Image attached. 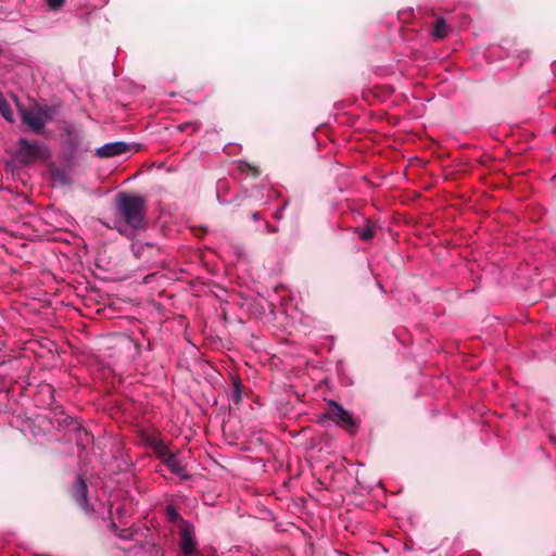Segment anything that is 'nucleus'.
<instances>
[{
  "label": "nucleus",
  "mask_w": 556,
  "mask_h": 556,
  "mask_svg": "<svg viewBox=\"0 0 556 556\" xmlns=\"http://www.w3.org/2000/svg\"><path fill=\"white\" fill-rule=\"evenodd\" d=\"M188 126H189L188 124H185V125H180V126H179V128H180V130H184V129H186Z\"/></svg>",
  "instance_id": "nucleus-24"
},
{
  "label": "nucleus",
  "mask_w": 556,
  "mask_h": 556,
  "mask_svg": "<svg viewBox=\"0 0 556 556\" xmlns=\"http://www.w3.org/2000/svg\"><path fill=\"white\" fill-rule=\"evenodd\" d=\"M87 491L88 489H74L73 493V497L75 498L77 505L81 507V509L86 513L89 511Z\"/></svg>",
  "instance_id": "nucleus-13"
},
{
  "label": "nucleus",
  "mask_w": 556,
  "mask_h": 556,
  "mask_svg": "<svg viewBox=\"0 0 556 556\" xmlns=\"http://www.w3.org/2000/svg\"><path fill=\"white\" fill-rule=\"evenodd\" d=\"M326 421L334 422L351 434L358 428V420L336 401H328L324 412L318 416L317 424L324 425Z\"/></svg>",
  "instance_id": "nucleus-3"
},
{
  "label": "nucleus",
  "mask_w": 556,
  "mask_h": 556,
  "mask_svg": "<svg viewBox=\"0 0 556 556\" xmlns=\"http://www.w3.org/2000/svg\"><path fill=\"white\" fill-rule=\"evenodd\" d=\"M238 168H239L240 173H242L247 176H250L252 178H256L261 174V169L257 166L252 165L245 161H240Z\"/></svg>",
  "instance_id": "nucleus-14"
},
{
  "label": "nucleus",
  "mask_w": 556,
  "mask_h": 556,
  "mask_svg": "<svg viewBox=\"0 0 556 556\" xmlns=\"http://www.w3.org/2000/svg\"><path fill=\"white\" fill-rule=\"evenodd\" d=\"M242 382L239 378L232 379V390L230 393V400L233 403V405L238 406L242 400Z\"/></svg>",
  "instance_id": "nucleus-12"
},
{
  "label": "nucleus",
  "mask_w": 556,
  "mask_h": 556,
  "mask_svg": "<svg viewBox=\"0 0 556 556\" xmlns=\"http://www.w3.org/2000/svg\"><path fill=\"white\" fill-rule=\"evenodd\" d=\"M181 551L185 556H192L197 551V544L191 533L184 529L180 531Z\"/></svg>",
  "instance_id": "nucleus-8"
},
{
  "label": "nucleus",
  "mask_w": 556,
  "mask_h": 556,
  "mask_svg": "<svg viewBox=\"0 0 556 556\" xmlns=\"http://www.w3.org/2000/svg\"><path fill=\"white\" fill-rule=\"evenodd\" d=\"M448 33H450V27L447 26L444 18H442V17L437 18L434 26H433V31H432L433 37L435 39H443V38L447 37Z\"/></svg>",
  "instance_id": "nucleus-11"
},
{
  "label": "nucleus",
  "mask_w": 556,
  "mask_h": 556,
  "mask_svg": "<svg viewBox=\"0 0 556 556\" xmlns=\"http://www.w3.org/2000/svg\"><path fill=\"white\" fill-rule=\"evenodd\" d=\"M141 441L152 450L155 456L165 465L172 475L178 477L180 481L188 478L186 468L181 465L178 453L172 450V442L166 440L157 431H143L140 434Z\"/></svg>",
  "instance_id": "nucleus-2"
},
{
  "label": "nucleus",
  "mask_w": 556,
  "mask_h": 556,
  "mask_svg": "<svg viewBox=\"0 0 556 556\" xmlns=\"http://www.w3.org/2000/svg\"><path fill=\"white\" fill-rule=\"evenodd\" d=\"M166 514H167L169 520L173 522H176L177 520L180 519V515L178 514V511L175 509V507L173 505L166 506Z\"/></svg>",
  "instance_id": "nucleus-18"
},
{
  "label": "nucleus",
  "mask_w": 556,
  "mask_h": 556,
  "mask_svg": "<svg viewBox=\"0 0 556 556\" xmlns=\"http://www.w3.org/2000/svg\"><path fill=\"white\" fill-rule=\"evenodd\" d=\"M287 204H288V203H287V202H285V203H283V205H282L279 210H277V211L274 213V217H275L276 219H281V218H282V212H283V210L286 208Z\"/></svg>",
  "instance_id": "nucleus-20"
},
{
  "label": "nucleus",
  "mask_w": 556,
  "mask_h": 556,
  "mask_svg": "<svg viewBox=\"0 0 556 556\" xmlns=\"http://www.w3.org/2000/svg\"><path fill=\"white\" fill-rule=\"evenodd\" d=\"M52 176L55 180L60 181L64 186L71 184V178L67 176V174L64 170H62L60 168H55L52 172Z\"/></svg>",
  "instance_id": "nucleus-16"
},
{
  "label": "nucleus",
  "mask_w": 556,
  "mask_h": 556,
  "mask_svg": "<svg viewBox=\"0 0 556 556\" xmlns=\"http://www.w3.org/2000/svg\"><path fill=\"white\" fill-rule=\"evenodd\" d=\"M252 218H253L254 220H258V219L261 218L260 213H258V212L253 213V214H252Z\"/></svg>",
  "instance_id": "nucleus-23"
},
{
  "label": "nucleus",
  "mask_w": 556,
  "mask_h": 556,
  "mask_svg": "<svg viewBox=\"0 0 556 556\" xmlns=\"http://www.w3.org/2000/svg\"><path fill=\"white\" fill-rule=\"evenodd\" d=\"M49 156V150L37 141L22 138L17 142L16 159L23 165H29L37 160H47Z\"/></svg>",
  "instance_id": "nucleus-5"
},
{
  "label": "nucleus",
  "mask_w": 556,
  "mask_h": 556,
  "mask_svg": "<svg viewBox=\"0 0 556 556\" xmlns=\"http://www.w3.org/2000/svg\"><path fill=\"white\" fill-rule=\"evenodd\" d=\"M129 149V146L122 141L111 142L103 144L102 147L96 150V155L101 159H109L117 155H122L126 153Z\"/></svg>",
  "instance_id": "nucleus-7"
},
{
  "label": "nucleus",
  "mask_w": 556,
  "mask_h": 556,
  "mask_svg": "<svg viewBox=\"0 0 556 556\" xmlns=\"http://www.w3.org/2000/svg\"><path fill=\"white\" fill-rule=\"evenodd\" d=\"M46 1L51 10H58L64 4L65 0H46Z\"/></svg>",
  "instance_id": "nucleus-19"
},
{
  "label": "nucleus",
  "mask_w": 556,
  "mask_h": 556,
  "mask_svg": "<svg viewBox=\"0 0 556 556\" xmlns=\"http://www.w3.org/2000/svg\"><path fill=\"white\" fill-rule=\"evenodd\" d=\"M106 227L117 230L122 236L127 237L134 241V230L119 218L113 222V225L103 223Z\"/></svg>",
  "instance_id": "nucleus-10"
},
{
  "label": "nucleus",
  "mask_w": 556,
  "mask_h": 556,
  "mask_svg": "<svg viewBox=\"0 0 556 556\" xmlns=\"http://www.w3.org/2000/svg\"><path fill=\"white\" fill-rule=\"evenodd\" d=\"M76 486L85 488V486H87V483H86V481L83 478L79 477Z\"/></svg>",
  "instance_id": "nucleus-21"
},
{
  "label": "nucleus",
  "mask_w": 556,
  "mask_h": 556,
  "mask_svg": "<svg viewBox=\"0 0 556 556\" xmlns=\"http://www.w3.org/2000/svg\"><path fill=\"white\" fill-rule=\"evenodd\" d=\"M116 213L132 230H143L148 226L147 200L139 194L119 192L115 197Z\"/></svg>",
  "instance_id": "nucleus-1"
},
{
  "label": "nucleus",
  "mask_w": 556,
  "mask_h": 556,
  "mask_svg": "<svg viewBox=\"0 0 556 556\" xmlns=\"http://www.w3.org/2000/svg\"><path fill=\"white\" fill-rule=\"evenodd\" d=\"M131 251L135 257L143 263H152L161 254L160 247L151 242L132 241Z\"/></svg>",
  "instance_id": "nucleus-6"
},
{
  "label": "nucleus",
  "mask_w": 556,
  "mask_h": 556,
  "mask_svg": "<svg viewBox=\"0 0 556 556\" xmlns=\"http://www.w3.org/2000/svg\"><path fill=\"white\" fill-rule=\"evenodd\" d=\"M112 529L116 533V535L119 536L123 540H128L132 535V533H131V531L129 529L118 530L115 523L112 525Z\"/></svg>",
  "instance_id": "nucleus-17"
},
{
  "label": "nucleus",
  "mask_w": 556,
  "mask_h": 556,
  "mask_svg": "<svg viewBox=\"0 0 556 556\" xmlns=\"http://www.w3.org/2000/svg\"><path fill=\"white\" fill-rule=\"evenodd\" d=\"M63 421L66 426H70L74 422V419L72 417L66 416Z\"/></svg>",
  "instance_id": "nucleus-22"
},
{
  "label": "nucleus",
  "mask_w": 556,
  "mask_h": 556,
  "mask_svg": "<svg viewBox=\"0 0 556 556\" xmlns=\"http://www.w3.org/2000/svg\"><path fill=\"white\" fill-rule=\"evenodd\" d=\"M377 224L371 220H367L364 227L356 228L355 232L363 241L371 240L376 235Z\"/></svg>",
  "instance_id": "nucleus-9"
},
{
  "label": "nucleus",
  "mask_w": 556,
  "mask_h": 556,
  "mask_svg": "<svg viewBox=\"0 0 556 556\" xmlns=\"http://www.w3.org/2000/svg\"><path fill=\"white\" fill-rule=\"evenodd\" d=\"M55 114V109L50 105L36 104L29 110H21L22 122L29 126L35 134H40L46 124L50 122Z\"/></svg>",
  "instance_id": "nucleus-4"
},
{
  "label": "nucleus",
  "mask_w": 556,
  "mask_h": 556,
  "mask_svg": "<svg viewBox=\"0 0 556 556\" xmlns=\"http://www.w3.org/2000/svg\"><path fill=\"white\" fill-rule=\"evenodd\" d=\"M0 113L8 122H13L12 109L2 93H0Z\"/></svg>",
  "instance_id": "nucleus-15"
}]
</instances>
